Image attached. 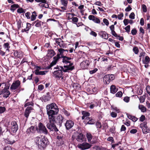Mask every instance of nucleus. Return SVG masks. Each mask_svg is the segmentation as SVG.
I'll return each mask as SVG.
<instances>
[{
    "label": "nucleus",
    "instance_id": "dca6fc26",
    "mask_svg": "<svg viewBox=\"0 0 150 150\" xmlns=\"http://www.w3.org/2000/svg\"><path fill=\"white\" fill-rule=\"evenodd\" d=\"M84 137L82 134L80 133L77 136L76 140L78 142H81L84 140Z\"/></svg>",
    "mask_w": 150,
    "mask_h": 150
},
{
    "label": "nucleus",
    "instance_id": "052dcab7",
    "mask_svg": "<svg viewBox=\"0 0 150 150\" xmlns=\"http://www.w3.org/2000/svg\"><path fill=\"white\" fill-rule=\"evenodd\" d=\"M131 32L132 35H135L137 33V30L135 29L134 28L132 30Z\"/></svg>",
    "mask_w": 150,
    "mask_h": 150
},
{
    "label": "nucleus",
    "instance_id": "680f3d73",
    "mask_svg": "<svg viewBox=\"0 0 150 150\" xmlns=\"http://www.w3.org/2000/svg\"><path fill=\"white\" fill-rule=\"evenodd\" d=\"M134 16H135V15L134 12H132L131 13L129 16V18L130 19H134Z\"/></svg>",
    "mask_w": 150,
    "mask_h": 150
},
{
    "label": "nucleus",
    "instance_id": "1a4fd4ad",
    "mask_svg": "<svg viewBox=\"0 0 150 150\" xmlns=\"http://www.w3.org/2000/svg\"><path fill=\"white\" fill-rule=\"evenodd\" d=\"M11 132L13 133H16L18 130V126L16 122L15 121H13L11 122Z\"/></svg>",
    "mask_w": 150,
    "mask_h": 150
},
{
    "label": "nucleus",
    "instance_id": "f257e3e1",
    "mask_svg": "<svg viewBox=\"0 0 150 150\" xmlns=\"http://www.w3.org/2000/svg\"><path fill=\"white\" fill-rule=\"evenodd\" d=\"M46 109L48 119H53V117L58 114L59 111L57 105L55 103L47 105L46 106Z\"/></svg>",
    "mask_w": 150,
    "mask_h": 150
},
{
    "label": "nucleus",
    "instance_id": "de8ad7c7",
    "mask_svg": "<svg viewBox=\"0 0 150 150\" xmlns=\"http://www.w3.org/2000/svg\"><path fill=\"white\" fill-rule=\"evenodd\" d=\"M17 12L18 13H25L24 10H23L22 8H18L17 10Z\"/></svg>",
    "mask_w": 150,
    "mask_h": 150
},
{
    "label": "nucleus",
    "instance_id": "6e6d98bb",
    "mask_svg": "<svg viewBox=\"0 0 150 150\" xmlns=\"http://www.w3.org/2000/svg\"><path fill=\"white\" fill-rule=\"evenodd\" d=\"M145 120V117L144 115H141L139 118V120L141 122H143Z\"/></svg>",
    "mask_w": 150,
    "mask_h": 150
},
{
    "label": "nucleus",
    "instance_id": "6e6552de",
    "mask_svg": "<svg viewBox=\"0 0 150 150\" xmlns=\"http://www.w3.org/2000/svg\"><path fill=\"white\" fill-rule=\"evenodd\" d=\"M115 78V76L113 74H107L105 76L103 80L106 84H108L111 81L113 80Z\"/></svg>",
    "mask_w": 150,
    "mask_h": 150
},
{
    "label": "nucleus",
    "instance_id": "9d476101",
    "mask_svg": "<svg viewBox=\"0 0 150 150\" xmlns=\"http://www.w3.org/2000/svg\"><path fill=\"white\" fill-rule=\"evenodd\" d=\"M78 147L81 150H84L89 148L91 147V145L88 143L83 142L82 144H79Z\"/></svg>",
    "mask_w": 150,
    "mask_h": 150
},
{
    "label": "nucleus",
    "instance_id": "473e14b6",
    "mask_svg": "<svg viewBox=\"0 0 150 150\" xmlns=\"http://www.w3.org/2000/svg\"><path fill=\"white\" fill-rule=\"evenodd\" d=\"M17 28L18 29H20L21 27H23V24L20 20L18 21L17 22Z\"/></svg>",
    "mask_w": 150,
    "mask_h": 150
},
{
    "label": "nucleus",
    "instance_id": "bb28decb",
    "mask_svg": "<svg viewBox=\"0 0 150 150\" xmlns=\"http://www.w3.org/2000/svg\"><path fill=\"white\" fill-rule=\"evenodd\" d=\"M138 108L139 110H141V111L143 112H146V108L143 105H140L139 104L138 106Z\"/></svg>",
    "mask_w": 150,
    "mask_h": 150
},
{
    "label": "nucleus",
    "instance_id": "2eb2a0df",
    "mask_svg": "<svg viewBox=\"0 0 150 150\" xmlns=\"http://www.w3.org/2000/svg\"><path fill=\"white\" fill-rule=\"evenodd\" d=\"M37 129V128L35 126H31L30 127L28 128L26 130L27 134H29L30 133H35Z\"/></svg>",
    "mask_w": 150,
    "mask_h": 150
},
{
    "label": "nucleus",
    "instance_id": "f3484780",
    "mask_svg": "<svg viewBox=\"0 0 150 150\" xmlns=\"http://www.w3.org/2000/svg\"><path fill=\"white\" fill-rule=\"evenodd\" d=\"M98 35L102 38L107 39L108 38V34L105 31H101L98 33Z\"/></svg>",
    "mask_w": 150,
    "mask_h": 150
},
{
    "label": "nucleus",
    "instance_id": "49530a36",
    "mask_svg": "<svg viewBox=\"0 0 150 150\" xmlns=\"http://www.w3.org/2000/svg\"><path fill=\"white\" fill-rule=\"evenodd\" d=\"M6 108L4 107L0 106V113L4 112L6 110Z\"/></svg>",
    "mask_w": 150,
    "mask_h": 150
},
{
    "label": "nucleus",
    "instance_id": "09e8293b",
    "mask_svg": "<svg viewBox=\"0 0 150 150\" xmlns=\"http://www.w3.org/2000/svg\"><path fill=\"white\" fill-rule=\"evenodd\" d=\"M142 9L143 11L144 12H146L147 11V7L145 5L142 4Z\"/></svg>",
    "mask_w": 150,
    "mask_h": 150
},
{
    "label": "nucleus",
    "instance_id": "7ed1b4c3",
    "mask_svg": "<svg viewBox=\"0 0 150 150\" xmlns=\"http://www.w3.org/2000/svg\"><path fill=\"white\" fill-rule=\"evenodd\" d=\"M62 62L65 64L69 63V64L67 65H64V67L66 68L64 69L63 67H60L61 69H63V71L65 72H67L68 70L71 71L74 69V67L73 65V63L71 62L70 60L71 59V57H67L66 56H62Z\"/></svg>",
    "mask_w": 150,
    "mask_h": 150
},
{
    "label": "nucleus",
    "instance_id": "72a5a7b5",
    "mask_svg": "<svg viewBox=\"0 0 150 150\" xmlns=\"http://www.w3.org/2000/svg\"><path fill=\"white\" fill-rule=\"evenodd\" d=\"M98 105V103L96 102L95 101L93 103H91L89 107L90 109H92L94 107L97 106Z\"/></svg>",
    "mask_w": 150,
    "mask_h": 150
},
{
    "label": "nucleus",
    "instance_id": "2f4dec72",
    "mask_svg": "<svg viewBox=\"0 0 150 150\" xmlns=\"http://www.w3.org/2000/svg\"><path fill=\"white\" fill-rule=\"evenodd\" d=\"M14 56L17 58H19L21 57V55L20 52H18L17 51H16L14 53Z\"/></svg>",
    "mask_w": 150,
    "mask_h": 150
},
{
    "label": "nucleus",
    "instance_id": "4be33fe9",
    "mask_svg": "<svg viewBox=\"0 0 150 150\" xmlns=\"http://www.w3.org/2000/svg\"><path fill=\"white\" fill-rule=\"evenodd\" d=\"M150 61V58L148 56H146L144 58L142 59L143 63L144 64H148Z\"/></svg>",
    "mask_w": 150,
    "mask_h": 150
},
{
    "label": "nucleus",
    "instance_id": "e2e57ef3",
    "mask_svg": "<svg viewBox=\"0 0 150 150\" xmlns=\"http://www.w3.org/2000/svg\"><path fill=\"white\" fill-rule=\"evenodd\" d=\"M37 15L35 14H32L31 18V21H34L36 18Z\"/></svg>",
    "mask_w": 150,
    "mask_h": 150
},
{
    "label": "nucleus",
    "instance_id": "e433bc0d",
    "mask_svg": "<svg viewBox=\"0 0 150 150\" xmlns=\"http://www.w3.org/2000/svg\"><path fill=\"white\" fill-rule=\"evenodd\" d=\"M81 113L83 116H84L86 117L89 116L90 115L89 112L85 111H82Z\"/></svg>",
    "mask_w": 150,
    "mask_h": 150
},
{
    "label": "nucleus",
    "instance_id": "69168bd1",
    "mask_svg": "<svg viewBox=\"0 0 150 150\" xmlns=\"http://www.w3.org/2000/svg\"><path fill=\"white\" fill-rule=\"evenodd\" d=\"M98 70L97 68H95L94 69L91 70L89 71V73L91 74H93L95 73Z\"/></svg>",
    "mask_w": 150,
    "mask_h": 150
},
{
    "label": "nucleus",
    "instance_id": "864d4df0",
    "mask_svg": "<svg viewBox=\"0 0 150 150\" xmlns=\"http://www.w3.org/2000/svg\"><path fill=\"white\" fill-rule=\"evenodd\" d=\"M103 22L108 26L109 24L108 21L106 18H104L103 20Z\"/></svg>",
    "mask_w": 150,
    "mask_h": 150
},
{
    "label": "nucleus",
    "instance_id": "13d9d810",
    "mask_svg": "<svg viewBox=\"0 0 150 150\" xmlns=\"http://www.w3.org/2000/svg\"><path fill=\"white\" fill-rule=\"evenodd\" d=\"M120 144H121V143L120 142H118L117 143L113 144L112 145V147L113 148V149H114L115 147L118 146Z\"/></svg>",
    "mask_w": 150,
    "mask_h": 150
},
{
    "label": "nucleus",
    "instance_id": "4468645a",
    "mask_svg": "<svg viewBox=\"0 0 150 150\" xmlns=\"http://www.w3.org/2000/svg\"><path fill=\"white\" fill-rule=\"evenodd\" d=\"M63 71L62 70L59 69L57 70L54 71L53 72L54 75L55 76L56 78H60L63 75Z\"/></svg>",
    "mask_w": 150,
    "mask_h": 150
},
{
    "label": "nucleus",
    "instance_id": "aec40b11",
    "mask_svg": "<svg viewBox=\"0 0 150 150\" xmlns=\"http://www.w3.org/2000/svg\"><path fill=\"white\" fill-rule=\"evenodd\" d=\"M31 27V24L29 23H26V27L25 28L22 29L21 30V32L23 33L24 32L27 33H28V31Z\"/></svg>",
    "mask_w": 150,
    "mask_h": 150
},
{
    "label": "nucleus",
    "instance_id": "774afa93",
    "mask_svg": "<svg viewBox=\"0 0 150 150\" xmlns=\"http://www.w3.org/2000/svg\"><path fill=\"white\" fill-rule=\"evenodd\" d=\"M44 88V86L42 84H40L38 86V89L40 91L42 90Z\"/></svg>",
    "mask_w": 150,
    "mask_h": 150
},
{
    "label": "nucleus",
    "instance_id": "cd10ccee",
    "mask_svg": "<svg viewBox=\"0 0 150 150\" xmlns=\"http://www.w3.org/2000/svg\"><path fill=\"white\" fill-rule=\"evenodd\" d=\"M3 47L4 48L6 49V51H9V49L10 48L9 43L8 42L4 43L3 45Z\"/></svg>",
    "mask_w": 150,
    "mask_h": 150
},
{
    "label": "nucleus",
    "instance_id": "338daca9",
    "mask_svg": "<svg viewBox=\"0 0 150 150\" xmlns=\"http://www.w3.org/2000/svg\"><path fill=\"white\" fill-rule=\"evenodd\" d=\"M64 139L63 138L61 140H59L58 142H59L60 144L61 145H62L64 144Z\"/></svg>",
    "mask_w": 150,
    "mask_h": 150
},
{
    "label": "nucleus",
    "instance_id": "4d7b16f0",
    "mask_svg": "<svg viewBox=\"0 0 150 150\" xmlns=\"http://www.w3.org/2000/svg\"><path fill=\"white\" fill-rule=\"evenodd\" d=\"M33 104V103L32 102H28L25 104L24 106L25 107H26L29 105H32Z\"/></svg>",
    "mask_w": 150,
    "mask_h": 150
},
{
    "label": "nucleus",
    "instance_id": "58836bf2",
    "mask_svg": "<svg viewBox=\"0 0 150 150\" xmlns=\"http://www.w3.org/2000/svg\"><path fill=\"white\" fill-rule=\"evenodd\" d=\"M62 4L64 6H67V5L68 1L66 0H61Z\"/></svg>",
    "mask_w": 150,
    "mask_h": 150
},
{
    "label": "nucleus",
    "instance_id": "6ab92c4d",
    "mask_svg": "<svg viewBox=\"0 0 150 150\" xmlns=\"http://www.w3.org/2000/svg\"><path fill=\"white\" fill-rule=\"evenodd\" d=\"M88 60H86L83 61L80 64V66L82 67L83 69H87L89 65Z\"/></svg>",
    "mask_w": 150,
    "mask_h": 150
},
{
    "label": "nucleus",
    "instance_id": "f8f14e48",
    "mask_svg": "<svg viewBox=\"0 0 150 150\" xmlns=\"http://www.w3.org/2000/svg\"><path fill=\"white\" fill-rule=\"evenodd\" d=\"M33 108L31 106L28 107L26 109L24 112V115L26 118L25 121H27L28 118L30 113L31 112Z\"/></svg>",
    "mask_w": 150,
    "mask_h": 150
},
{
    "label": "nucleus",
    "instance_id": "4c0bfd02",
    "mask_svg": "<svg viewBox=\"0 0 150 150\" xmlns=\"http://www.w3.org/2000/svg\"><path fill=\"white\" fill-rule=\"evenodd\" d=\"M15 141L14 140H13L12 141H11L9 140V139H6V142L8 144H12L14 143L15 142Z\"/></svg>",
    "mask_w": 150,
    "mask_h": 150
},
{
    "label": "nucleus",
    "instance_id": "a211bd4d",
    "mask_svg": "<svg viewBox=\"0 0 150 150\" xmlns=\"http://www.w3.org/2000/svg\"><path fill=\"white\" fill-rule=\"evenodd\" d=\"M33 73H34L36 75H44L47 72V71H39L38 69H36L34 71H33Z\"/></svg>",
    "mask_w": 150,
    "mask_h": 150
},
{
    "label": "nucleus",
    "instance_id": "b1692460",
    "mask_svg": "<svg viewBox=\"0 0 150 150\" xmlns=\"http://www.w3.org/2000/svg\"><path fill=\"white\" fill-rule=\"evenodd\" d=\"M117 91V89L116 88V86L114 85L111 86L110 88V92L112 94H115Z\"/></svg>",
    "mask_w": 150,
    "mask_h": 150
},
{
    "label": "nucleus",
    "instance_id": "c9c22d12",
    "mask_svg": "<svg viewBox=\"0 0 150 150\" xmlns=\"http://www.w3.org/2000/svg\"><path fill=\"white\" fill-rule=\"evenodd\" d=\"M96 127L97 128V130H98L99 129L101 128L102 127V125L101 124L100 122H97L96 124Z\"/></svg>",
    "mask_w": 150,
    "mask_h": 150
},
{
    "label": "nucleus",
    "instance_id": "3c124183",
    "mask_svg": "<svg viewBox=\"0 0 150 150\" xmlns=\"http://www.w3.org/2000/svg\"><path fill=\"white\" fill-rule=\"evenodd\" d=\"M130 25H128L125 28V29L126 32L129 33L130 30Z\"/></svg>",
    "mask_w": 150,
    "mask_h": 150
},
{
    "label": "nucleus",
    "instance_id": "5701e85b",
    "mask_svg": "<svg viewBox=\"0 0 150 150\" xmlns=\"http://www.w3.org/2000/svg\"><path fill=\"white\" fill-rule=\"evenodd\" d=\"M60 58H61L60 56H59V54H58L56 56L53 57V60L52 63L54 65L56 64L58 60Z\"/></svg>",
    "mask_w": 150,
    "mask_h": 150
},
{
    "label": "nucleus",
    "instance_id": "0e129e2a",
    "mask_svg": "<svg viewBox=\"0 0 150 150\" xmlns=\"http://www.w3.org/2000/svg\"><path fill=\"white\" fill-rule=\"evenodd\" d=\"M90 34L94 37H96L97 35V33L93 31H91L90 33Z\"/></svg>",
    "mask_w": 150,
    "mask_h": 150
},
{
    "label": "nucleus",
    "instance_id": "c756f323",
    "mask_svg": "<svg viewBox=\"0 0 150 150\" xmlns=\"http://www.w3.org/2000/svg\"><path fill=\"white\" fill-rule=\"evenodd\" d=\"M36 24H35V26L37 27H39L41 26V23L42 24L43 23L41 22V21H39L38 20L35 21Z\"/></svg>",
    "mask_w": 150,
    "mask_h": 150
},
{
    "label": "nucleus",
    "instance_id": "37998d69",
    "mask_svg": "<svg viewBox=\"0 0 150 150\" xmlns=\"http://www.w3.org/2000/svg\"><path fill=\"white\" fill-rule=\"evenodd\" d=\"M62 111L65 115L67 116H68L70 115V113L66 110H65L64 108L63 109Z\"/></svg>",
    "mask_w": 150,
    "mask_h": 150
},
{
    "label": "nucleus",
    "instance_id": "a878e982",
    "mask_svg": "<svg viewBox=\"0 0 150 150\" xmlns=\"http://www.w3.org/2000/svg\"><path fill=\"white\" fill-rule=\"evenodd\" d=\"M47 53L50 57H52L54 56L55 53L54 51L52 50L49 49L47 51Z\"/></svg>",
    "mask_w": 150,
    "mask_h": 150
},
{
    "label": "nucleus",
    "instance_id": "ea45409f",
    "mask_svg": "<svg viewBox=\"0 0 150 150\" xmlns=\"http://www.w3.org/2000/svg\"><path fill=\"white\" fill-rule=\"evenodd\" d=\"M68 19H71L72 21L74 23H76L78 21V18L76 17H72L69 18Z\"/></svg>",
    "mask_w": 150,
    "mask_h": 150
},
{
    "label": "nucleus",
    "instance_id": "bf43d9fd",
    "mask_svg": "<svg viewBox=\"0 0 150 150\" xmlns=\"http://www.w3.org/2000/svg\"><path fill=\"white\" fill-rule=\"evenodd\" d=\"M146 88L147 92L150 96V86L149 85L147 86Z\"/></svg>",
    "mask_w": 150,
    "mask_h": 150
},
{
    "label": "nucleus",
    "instance_id": "a19ab883",
    "mask_svg": "<svg viewBox=\"0 0 150 150\" xmlns=\"http://www.w3.org/2000/svg\"><path fill=\"white\" fill-rule=\"evenodd\" d=\"M54 39L55 40L56 43L58 45L60 44L61 43V42H63V41L62 40V39L60 38H54Z\"/></svg>",
    "mask_w": 150,
    "mask_h": 150
},
{
    "label": "nucleus",
    "instance_id": "ddd939ff",
    "mask_svg": "<svg viewBox=\"0 0 150 150\" xmlns=\"http://www.w3.org/2000/svg\"><path fill=\"white\" fill-rule=\"evenodd\" d=\"M74 125V122L72 120H69L66 121V123L65 124V126L66 129L69 130Z\"/></svg>",
    "mask_w": 150,
    "mask_h": 150
},
{
    "label": "nucleus",
    "instance_id": "7c9ffc66",
    "mask_svg": "<svg viewBox=\"0 0 150 150\" xmlns=\"http://www.w3.org/2000/svg\"><path fill=\"white\" fill-rule=\"evenodd\" d=\"M58 51L59 53V56H60L61 58L62 57V56H64L63 54L64 52V49L62 48H60L58 49Z\"/></svg>",
    "mask_w": 150,
    "mask_h": 150
},
{
    "label": "nucleus",
    "instance_id": "603ef678",
    "mask_svg": "<svg viewBox=\"0 0 150 150\" xmlns=\"http://www.w3.org/2000/svg\"><path fill=\"white\" fill-rule=\"evenodd\" d=\"M145 55V53L144 52H142L140 53L139 57L143 59L144 58V57Z\"/></svg>",
    "mask_w": 150,
    "mask_h": 150
},
{
    "label": "nucleus",
    "instance_id": "39448f33",
    "mask_svg": "<svg viewBox=\"0 0 150 150\" xmlns=\"http://www.w3.org/2000/svg\"><path fill=\"white\" fill-rule=\"evenodd\" d=\"M54 122L57 125L60 127L62 125V124L65 122L66 120L61 114H59L56 117L55 116L53 119Z\"/></svg>",
    "mask_w": 150,
    "mask_h": 150
},
{
    "label": "nucleus",
    "instance_id": "c03bdc74",
    "mask_svg": "<svg viewBox=\"0 0 150 150\" xmlns=\"http://www.w3.org/2000/svg\"><path fill=\"white\" fill-rule=\"evenodd\" d=\"M102 126V129L104 130H106L108 127V124L106 123L103 124Z\"/></svg>",
    "mask_w": 150,
    "mask_h": 150
},
{
    "label": "nucleus",
    "instance_id": "c85d7f7f",
    "mask_svg": "<svg viewBox=\"0 0 150 150\" xmlns=\"http://www.w3.org/2000/svg\"><path fill=\"white\" fill-rule=\"evenodd\" d=\"M11 10L13 11H14L16 8L19 7V6L18 4H13L11 5Z\"/></svg>",
    "mask_w": 150,
    "mask_h": 150
},
{
    "label": "nucleus",
    "instance_id": "a18cd8bd",
    "mask_svg": "<svg viewBox=\"0 0 150 150\" xmlns=\"http://www.w3.org/2000/svg\"><path fill=\"white\" fill-rule=\"evenodd\" d=\"M122 95V92L121 91H118L115 94V96L117 97H121Z\"/></svg>",
    "mask_w": 150,
    "mask_h": 150
},
{
    "label": "nucleus",
    "instance_id": "412c9836",
    "mask_svg": "<svg viewBox=\"0 0 150 150\" xmlns=\"http://www.w3.org/2000/svg\"><path fill=\"white\" fill-rule=\"evenodd\" d=\"M85 120L87 122L86 124L93 125L95 123L94 120L92 119L90 117H86L85 118Z\"/></svg>",
    "mask_w": 150,
    "mask_h": 150
},
{
    "label": "nucleus",
    "instance_id": "5fc2aeb1",
    "mask_svg": "<svg viewBox=\"0 0 150 150\" xmlns=\"http://www.w3.org/2000/svg\"><path fill=\"white\" fill-rule=\"evenodd\" d=\"M93 21L94 22L97 23H99L100 22V21L99 18L95 17Z\"/></svg>",
    "mask_w": 150,
    "mask_h": 150
},
{
    "label": "nucleus",
    "instance_id": "9b49d317",
    "mask_svg": "<svg viewBox=\"0 0 150 150\" xmlns=\"http://www.w3.org/2000/svg\"><path fill=\"white\" fill-rule=\"evenodd\" d=\"M20 81L18 80H16L12 83L10 87V89L12 90H15L20 86Z\"/></svg>",
    "mask_w": 150,
    "mask_h": 150
},
{
    "label": "nucleus",
    "instance_id": "0eeeda50",
    "mask_svg": "<svg viewBox=\"0 0 150 150\" xmlns=\"http://www.w3.org/2000/svg\"><path fill=\"white\" fill-rule=\"evenodd\" d=\"M140 127L142 129V131L144 134H146L150 133V129L147 125V122H144L140 125Z\"/></svg>",
    "mask_w": 150,
    "mask_h": 150
},
{
    "label": "nucleus",
    "instance_id": "393cba45",
    "mask_svg": "<svg viewBox=\"0 0 150 150\" xmlns=\"http://www.w3.org/2000/svg\"><path fill=\"white\" fill-rule=\"evenodd\" d=\"M10 94V91L7 88H5V91L4 92V95H3V97L7 98L8 97L9 95Z\"/></svg>",
    "mask_w": 150,
    "mask_h": 150
},
{
    "label": "nucleus",
    "instance_id": "8fccbe9b",
    "mask_svg": "<svg viewBox=\"0 0 150 150\" xmlns=\"http://www.w3.org/2000/svg\"><path fill=\"white\" fill-rule=\"evenodd\" d=\"M130 100L129 97L128 96H126L123 99V100L127 103H128Z\"/></svg>",
    "mask_w": 150,
    "mask_h": 150
},
{
    "label": "nucleus",
    "instance_id": "79ce46f5",
    "mask_svg": "<svg viewBox=\"0 0 150 150\" xmlns=\"http://www.w3.org/2000/svg\"><path fill=\"white\" fill-rule=\"evenodd\" d=\"M133 51L135 54H137L139 52V50L137 47H134L133 48Z\"/></svg>",
    "mask_w": 150,
    "mask_h": 150
},
{
    "label": "nucleus",
    "instance_id": "423d86ee",
    "mask_svg": "<svg viewBox=\"0 0 150 150\" xmlns=\"http://www.w3.org/2000/svg\"><path fill=\"white\" fill-rule=\"evenodd\" d=\"M37 131L38 132L47 134L48 131L46 127L41 122H40L38 125V129Z\"/></svg>",
    "mask_w": 150,
    "mask_h": 150
},
{
    "label": "nucleus",
    "instance_id": "f03ea898",
    "mask_svg": "<svg viewBox=\"0 0 150 150\" xmlns=\"http://www.w3.org/2000/svg\"><path fill=\"white\" fill-rule=\"evenodd\" d=\"M35 141L38 148L41 150H44L50 144L48 139L45 136L36 137Z\"/></svg>",
    "mask_w": 150,
    "mask_h": 150
},
{
    "label": "nucleus",
    "instance_id": "20e7f679",
    "mask_svg": "<svg viewBox=\"0 0 150 150\" xmlns=\"http://www.w3.org/2000/svg\"><path fill=\"white\" fill-rule=\"evenodd\" d=\"M53 119H49V122L47 124L46 126L50 131L57 132L58 131V129L57 128Z\"/></svg>",
    "mask_w": 150,
    "mask_h": 150
},
{
    "label": "nucleus",
    "instance_id": "f704fd0d",
    "mask_svg": "<svg viewBox=\"0 0 150 150\" xmlns=\"http://www.w3.org/2000/svg\"><path fill=\"white\" fill-rule=\"evenodd\" d=\"M86 137L87 138L88 141L90 142L92 139V136L91 134L87 133L86 134Z\"/></svg>",
    "mask_w": 150,
    "mask_h": 150
}]
</instances>
